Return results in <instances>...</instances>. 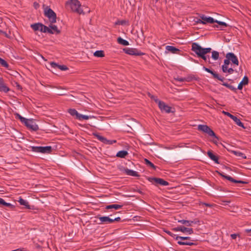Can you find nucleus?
I'll list each match as a JSON object with an SVG mask.
<instances>
[{"label":"nucleus","instance_id":"obj_45","mask_svg":"<svg viewBox=\"0 0 251 251\" xmlns=\"http://www.w3.org/2000/svg\"><path fill=\"white\" fill-rule=\"evenodd\" d=\"M96 137L97 138L98 140L102 142V143H104L105 138L104 137L100 136L99 134H95Z\"/></svg>","mask_w":251,"mask_h":251},{"label":"nucleus","instance_id":"obj_46","mask_svg":"<svg viewBox=\"0 0 251 251\" xmlns=\"http://www.w3.org/2000/svg\"><path fill=\"white\" fill-rule=\"evenodd\" d=\"M58 68H59L60 70L62 71H66L68 69L67 67L65 65H58Z\"/></svg>","mask_w":251,"mask_h":251},{"label":"nucleus","instance_id":"obj_19","mask_svg":"<svg viewBox=\"0 0 251 251\" xmlns=\"http://www.w3.org/2000/svg\"><path fill=\"white\" fill-rule=\"evenodd\" d=\"M53 23H50V25H49L50 28L52 30V33H50V34H58L61 32L60 29L58 28L56 25H53Z\"/></svg>","mask_w":251,"mask_h":251},{"label":"nucleus","instance_id":"obj_41","mask_svg":"<svg viewBox=\"0 0 251 251\" xmlns=\"http://www.w3.org/2000/svg\"><path fill=\"white\" fill-rule=\"evenodd\" d=\"M222 84L232 91H235L237 89V88L232 85H231L227 83H223Z\"/></svg>","mask_w":251,"mask_h":251},{"label":"nucleus","instance_id":"obj_22","mask_svg":"<svg viewBox=\"0 0 251 251\" xmlns=\"http://www.w3.org/2000/svg\"><path fill=\"white\" fill-rule=\"evenodd\" d=\"M18 202L20 203V204L22 205L25 206V207L28 209H31L30 205L28 203V202L22 199V198H20Z\"/></svg>","mask_w":251,"mask_h":251},{"label":"nucleus","instance_id":"obj_23","mask_svg":"<svg viewBox=\"0 0 251 251\" xmlns=\"http://www.w3.org/2000/svg\"><path fill=\"white\" fill-rule=\"evenodd\" d=\"M123 207V205L113 204L106 205L105 207L106 209H119Z\"/></svg>","mask_w":251,"mask_h":251},{"label":"nucleus","instance_id":"obj_12","mask_svg":"<svg viewBox=\"0 0 251 251\" xmlns=\"http://www.w3.org/2000/svg\"><path fill=\"white\" fill-rule=\"evenodd\" d=\"M158 107L162 112H165L167 113L174 112L172 110V108L171 107L169 106L162 101L159 102Z\"/></svg>","mask_w":251,"mask_h":251},{"label":"nucleus","instance_id":"obj_8","mask_svg":"<svg viewBox=\"0 0 251 251\" xmlns=\"http://www.w3.org/2000/svg\"><path fill=\"white\" fill-rule=\"evenodd\" d=\"M149 180L155 184H159L162 186H167L169 185L168 182L160 178L150 177L149 178Z\"/></svg>","mask_w":251,"mask_h":251},{"label":"nucleus","instance_id":"obj_49","mask_svg":"<svg viewBox=\"0 0 251 251\" xmlns=\"http://www.w3.org/2000/svg\"><path fill=\"white\" fill-rule=\"evenodd\" d=\"M151 98L153 99L155 101V102L157 103H158V105H159V101H161V100H159L155 96H151Z\"/></svg>","mask_w":251,"mask_h":251},{"label":"nucleus","instance_id":"obj_39","mask_svg":"<svg viewBox=\"0 0 251 251\" xmlns=\"http://www.w3.org/2000/svg\"><path fill=\"white\" fill-rule=\"evenodd\" d=\"M0 64L3 67H4L5 68H8L9 67L8 64L6 62L5 60L4 59L1 58L0 57Z\"/></svg>","mask_w":251,"mask_h":251},{"label":"nucleus","instance_id":"obj_35","mask_svg":"<svg viewBox=\"0 0 251 251\" xmlns=\"http://www.w3.org/2000/svg\"><path fill=\"white\" fill-rule=\"evenodd\" d=\"M42 31L43 32H44V33H46V32H48V33H49L50 34V33H52V30L50 28V27H48L45 25H44L43 24H42Z\"/></svg>","mask_w":251,"mask_h":251},{"label":"nucleus","instance_id":"obj_24","mask_svg":"<svg viewBox=\"0 0 251 251\" xmlns=\"http://www.w3.org/2000/svg\"><path fill=\"white\" fill-rule=\"evenodd\" d=\"M195 52L196 53V54H197V55L199 57H201L205 62H208L209 63H211L210 61V58H209V56L207 57L204 54H203V53H200V52Z\"/></svg>","mask_w":251,"mask_h":251},{"label":"nucleus","instance_id":"obj_18","mask_svg":"<svg viewBox=\"0 0 251 251\" xmlns=\"http://www.w3.org/2000/svg\"><path fill=\"white\" fill-rule=\"evenodd\" d=\"M249 83V78L248 76H245L242 80L240 82V83L239 84L237 89L239 90H241L243 88V86L244 85H246L248 84Z\"/></svg>","mask_w":251,"mask_h":251},{"label":"nucleus","instance_id":"obj_10","mask_svg":"<svg viewBox=\"0 0 251 251\" xmlns=\"http://www.w3.org/2000/svg\"><path fill=\"white\" fill-rule=\"evenodd\" d=\"M124 50L126 54L132 55L141 56L144 54V53L134 48H126L124 49Z\"/></svg>","mask_w":251,"mask_h":251},{"label":"nucleus","instance_id":"obj_58","mask_svg":"<svg viewBox=\"0 0 251 251\" xmlns=\"http://www.w3.org/2000/svg\"><path fill=\"white\" fill-rule=\"evenodd\" d=\"M246 232L249 233L250 236H251V228L246 229Z\"/></svg>","mask_w":251,"mask_h":251},{"label":"nucleus","instance_id":"obj_14","mask_svg":"<svg viewBox=\"0 0 251 251\" xmlns=\"http://www.w3.org/2000/svg\"><path fill=\"white\" fill-rule=\"evenodd\" d=\"M226 57H228L230 61L234 65L238 66L239 65V61L237 56L232 52H228L226 54Z\"/></svg>","mask_w":251,"mask_h":251},{"label":"nucleus","instance_id":"obj_26","mask_svg":"<svg viewBox=\"0 0 251 251\" xmlns=\"http://www.w3.org/2000/svg\"><path fill=\"white\" fill-rule=\"evenodd\" d=\"M166 49L173 53H177V52L179 51V49L172 46H167Z\"/></svg>","mask_w":251,"mask_h":251},{"label":"nucleus","instance_id":"obj_61","mask_svg":"<svg viewBox=\"0 0 251 251\" xmlns=\"http://www.w3.org/2000/svg\"><path fill=\"white\" fill-rule=\"evenodd\" d=\"M17 87L20 89H22L21 86L18 83H17Z\"/></svg>","mask_w":251,"mask_h":251},{"label":"nucleus","instance_id":"obj_30","mask_svg":"<svg viewBox=\"0 0 251 251\" xmlns=\"http://www.w3.org/2000/svg\"><path fill=\"white\" fill-rule=\"evenodd\" d=\"M117 42L119 44L123 45L124 46H127L129 45V43L127 41L123 39L120 37L117 39Z\"/></svg>","mask_w":251,"mask_h":251},{"label":"nucleus","instance_id":"obj_53","mask_svg":"<svg viewBox=\"0 0 251 251\" xmlns=\"http://www.w3.org/2000/svg\"><path fill=\"white\" fill-rule=\"evenodd\" d=\"M175 79L180 82H183L185 80V78L178 77L177 78H175Z\"/></svg>","mask_w":251,"mask_h":251},{"label":"nucleus","instance_id":"obj_28","mask_svg":"<svg viewBox=\"0 0 251 251\" xmlns=\"http://www.w3.org/2000/svg\"><path fill=\"white\" fill-rule=\"evenodd\" d=\"M235 123L239 126L242 127L244 128H245L244 124L241 122L240 119H239L237 117L234 116L233 118L232 119Z\"/></svg>","mask_w":251,"mask_h":251},{"label":"nucleus","instance_id":"obj_62","mask_svg":"<svg viewBox=\"0 0 251 251\" xmlns=\"http://www.w3.org/2000/svg\"><path fill=\"white\" fill-rule=\"evenodd\" d=\"M42 29H43L42 27H39V29L38 30H40V31L42 32Z\"/></svg>","mask_w":251,"mask_h":251},{"label":"nucleus","instance_id":"obj_57","mask_svg":"<svg viewBox=\"0 0 251 251\" xmlns=\"http://www.w3.org/2000/svg\"><path fill=\"white\" fill-rule=\"evenodd\" d=\"M201 205H204L206 206H208V207H211L212 206V205L209 204V203H204V202H201Z\"/></svg>","mask_w":251,"mask_h":251},{"label":"nucleus","instance_id":"obj_3","mask_svg":"<svg viewBox=\"0 0 251 251\" xmlns=\"http://www.w3.org/2000/svg\"><path fill=\"white\" fill-rule=\"evenodd\" d=\"M211 48H203L197 43H193L192 45V50L194 52H198L204 54L209 53L211 50Z\"/></svg>","mask_w":251,"mask_h":251},{"label":"nucleus","instance_id":"obj_5","mask_svg":"<svg viewBox=\"0 0 251 251\" xmlns=\"http://www.w3.org/2000/svg\"><path fill=\"white\" fill-rule=\"evenodd\" d=\"M31 151L36 152H41L43 153H49L51 151V147L50 146L46 147H35L31 146Z\"/></svg>","mask_w":251,"mask_h":251},{"label":"nucleus","instance_id":"obj_38","mask_svg":"<svg viewBox=\"0 0 251 251\" xmlns=\"http://www.w3.org/2000/svg\"><path fill=\"white\" fill-rule=\"evenodd\" d=\"M144 160H145V162L147 165L150 166V167L152 168L154 170L156 169V166L152 163H151L150 160H149L147 159H145Z\"/></svg>","mask_w":251,"mask_h":251},{"label":"nucleus","instance_id":"obj_4","mask_svg":"<svg viewBox=\"0 0 251 251\" xmlns=\"http://www.w3.org/2000/svg\"><path fill=\"white\" fill-rule=\"evenodd\" d=\"M229 63V59H228V57H226V59L224 60V64L222 66V69L223 73L227 74L226 76H227V75L233 74L234 72V70L232 68L228 67Z\"/></svg>","mask_w":251,"mask_h":251},{"label":"nucleus","instance_id":"obj_29","mask_svg":"<svg viewBox=\"0 0 251 251\" xmlns=\"http://www.w3.org/2000/svg\"><path fill=\"white\" fill-rule=\"evenodd\" d=\"M177 244L179 245H188V246H192L195 245V243L193 242V241H178L177 242Z\"/></svg>","mask_w":251,"mask_h":251},{"label":"nucleus","instance_id":"obj_21","mask_svg":"<svg viewBox=\"0 0 251 251\" xmlns=\"http://www.w3.org/2000/svg\"><path fill=\"white\" fill-rule=\"evenodd\" d=\"M178 223L185 225L187 226H192V224H196L197 222L194 221H188L185 220H181L178 221Z\"/></svg>","mask_w":251,"mask_h":251},{"label":"nucleus","instance_id":"obj_59","mask_svg":"<svg viewBox=\"0 0 251 251\" xmlns=\"http://www.w3.org/2000/svg\"><path fill=\"white\" fill-rule=\"evenodd\" d=\"M34 7L36 9H37L39 7V4L38 3H37V2H34Z\"/></svg>","mask_w":251,"mask_h":251},{"label":"nucleus","instance_id":"obj_17","mask_svg":"<svg viewBox=\"0 0 251 251\" xmlns=\"http://www.w3.org/2000/svg\"><path fill=\"white\" fill-rule=\"evenodd\" d=\"M9 90V88L4 83L3 79L2 77H0V91L7 93Z\"/></svg>","mask_w":251,"mask_h":251},{"label":"nucleus","instance_id":"obj_55","mask_svg":"<svg viewBox=\"0 0 251 251\" xmlns=\"http://www.w3.org/2000/svg\"><path fill=\"white\" fill-rule=\"evenodd\" d=\"M222 202H223V205H227L230 202L229 201H222Z\"/></svg>","mask_w":251,"mask_h":251},{"label":"nucleus","instance_id":"obj_31","mask_svg":"<svg viewBox=\"0 0 251 251\" xmlns=\"http://www.w3.org/2000/svg\"><path fill=\"white\" fill-rule=\"evenodd\" d=\"M31 27L34 31H37L39 29V27H42V24L40 23L34 24L31 25Z\"/></svg>","mask_w":251,"mask_h":251},{"label":"nucleus","instance_id":"obj_36","mask_svg":"<svg viewBox=\"0 0 251 251\" xmlns=\"http://www.w3.org/2000/svg\"><path fill=\"white\" fill-rule=\"evenodd\" d=\"M178 239H180L181 241H182V240H189V241H194V240H191V237H189V236H186V237H183V236H176V240H178Z\"/></svg>","mask_w":251,"mask_h":251},{"label":"nucleus","instance_id":"obj_64","mask_svg":"<svg viewBox=\"0 0 251 251\" xmlns=\"http://www.w3.org/2000/svg\"><path fill=\"white\" fill-rule=\"evenodd\" d=\"M0 33H3V34H4V33H5V32H3V31H2V30H0Z\"/></svg>","mask_w":251,"mask_h":251},{"label":"nucleus","instance_id":"obj_1","mask_svg":"<svg viewBox=\"0 0 251 251\" xmlns=\"http://www.w3.org/2000/svg\"><path fill=\"white\" fill-rule=\"evenodd\" d=\"M66 4L70 7L71 10L79 14H84L81 8V4L78 0H70L67 2Z\"/></svg>","mask_w":251,"mask_h":251},{"label":"nucleus","instance_id":"obj_54","mask_svg":"<svg viewBox=\"0 0 251 251\" xmlns=\"http://www.w3.org/2000/svg\"><path fill=\"white\" fill-rule=\"evenodd\" d=\"M238 235L237 234H232L230 235V236L232 239H235Z\"/></svg>","mask_w":251,"mask_h":251},{"label":"nucleus","instance_id":"obj_48","mask_svg":"<svg viewBox=\"0 0 251 251\" xmlns=\"http://www.w3.org/2000/svg\"><path fill=\"white\" fill-rule=\"evenodd\" d=\"M166 233H167L168 235H169L170 236L174 237L175 239H176V237L177 236L176 234L172 233L171 231H168V230H166L165 231Z\"/></svg>","mask_w":251,"mask_h":251},{"label":"nucleus","instance_id":"obj_6","mask_svg":"<svg viewBox=\"0 0 251 251\" xmlns=\"http://www.w3.org/2000/svg\"><path fill=\"white\" fill-rule=\"evenodd\" d=\"M198 129L199 130L207 133L210 136H213L216 138H218L214 131L206 125H200L198 126Z\"/></svg>","mask_w":251,"mask_h":251},{"label":"nucleus","instance_id":"obj_50","mask_svg":"<svg viewBox=\"0 0 251 251\" xmlns=\"http://www.w3.org/2000/svg\"><path fill=\"white\" fill-rule=\"evenodd\" d=\"M2 205H3L4 206H6L7 207H13V205L12 204H11L10 203H7V202H5L4 201H3Z\"/></svg>","mask_w":251,"mask_h":251},{"label":"nucleus","instance_id":"obj_40","mask_svg":"<svg viewBox=\"0 0 251 251\" xmlns=\"http://www.w3.org/2000/svg\"><path fill=\"white\" fill-rule=\"evenodd\" d=\"M233 153L237 156L240 157L242 158H246V156H245V155L241 152L233 151Z\"/></svg>","mask_w":251,"mask_h":251},{"label":"nucleus","instance_id":"obj_63","mask_svg":"<svg viewBox=\"0 0 251 251\" xmlns=\"http://www.w3.org/2000/svg\"><path fill=\"white\" fill-rule=\"evenodd\" d=\"M137 192H139V193H140V194H142V191H140V190H137Z\"/></svg>","mask_w":251,"mask_h":251},{"label":"nucleus","instance_id":"obj_43","mask_svg":"<svg viewBox=\"0 0 251 251\" xmlns=\"http://www.w3.org/2000/svg\"><path fill=\"white\" fill-rule=\"evenodd\" d=\"M116 142H117L116 140H108L106 138H105V141L103 143H104L105 144H107V145H111V144H113V143H116Z\"/></svg>","mask_w":251,"mask_h":251},{"label":"nucleus","instance_id":"obj_32","mask_svg":"<svg viewBox=\"0 0 251 251\" xmlns=\"http://www.w3.org/2000/svg\"><path fill=\"white\" fill-rule=\"evenodd\" d=\"M69 113L72 116H75L76 118L78 119V116L79 115V113L77 112V111L75 109H70L69 110Z\"/></svg>","mask_w":251,"mask_h":251},{"label":"nucleus","instance_id":"obj_7","mask_svg":"<svg viewBox=\"0 0 251 251\" xmlns=\"http://www.w3.org/2000/svg\"><path fill=\"white\" fill-rule=\"evenodd\" d=\"M174 231H181L183 233H187L189 234H192L194 233V230L192 228L186 227L183 226H178L172 228Z\"/></svg>","mask_w":251,"mask_h":251},{"label":"nucleus","instance_id":"obj_52","mask_svg":"<svg viewBox=\"0 0 251 251\" xmlns=\"http://www.w3.org/2000/svg\"><path fill=\"white\" fill-rule=\"evenodd\" d=\"M50 65L52 68H58V64H56L55 62H52L50 63Z\"/></svg>","mask_w":251,"mask_h":251},{"label":"nucleus","instance_id":"obj_16","mask_svg":"<svg viewBox=\"0 0 251 251\" xmlns=\"http://www.w3.org/2000/svg\"><path fill=\"white\" fill-rule=\"evenodd\" d=\"M97 218L99 219L100 221V223L99 224H111L113 223L112 219L110 218L109 217L107 216H98Z\"/></svg>","mask_w":251,"mask_h":251},{"label":"nucleus","instance_id":"obj_34","mask_svg":"<svg viewBox=\"0 0 251 251\" xmlns=\"http://www.w3.org/2000/svg\"><path fill=\"white\" fill-rule=\"evenodd\" d=\"M94 56L98 57H102L104 56V52L103 50H97L94 53Z\"/></svg>","mask_w":251,"mask_h":251},{"label":"nucleus","instance_id":"obj_47","mask_svg":"<svg viewBox=\"0 0 251 251\" xmlns=\"http://www.w3.org/2000/svg\"><path fill=\"white\" fill-rule=\"evenodd\" d=\"M223 113L225 115H226L228 117H230L231 119L232 118H233V117L234 116V115L231 114L230 113H229V112H226V111H223Z\"/></svg>","mask_w":251,"mask_h":251},{"label":"nucleus","instance_id":"obj_44","mask_svg":"<svg viewBox=\"0 0 251 251\" xmlns=\"http://www.w3.org/2000/svg\"><path fill=\"white\" fill-rule=\"evenodd\" d=\"M214 23H216L218 24L219 25L223 26L224 27L227 26V24L224 22L218 21L217 20H214Z\"/></svg>","mask_w":251,"mask_h":251},{"label":"nucleus","instance_id":"obj_20","mask_svg":"<svg viewBox=\"0 0 251 251\" xmlns=\"http://www.w3.org/2000/svg\"><path fill=\"white\" fill-rule=\"evenodd\" d=\"M207 155L208 157L213 161H214L216 163L219 164L218 161V157L215 154H214L212 151H207Z\"/></svg>","mask_w":251,"mask_h":251},{"label":"nucleus","instance_id":"obj_15","mask_svg":"<svg viewBox=\"0 0 251 251\" xmlns=\"http://www.w3.org/2000/svg\"><path fill=\"white\" fill-rule=\"evenodd\" d=\"M219 174L221 176H222L223 177L225 178V179H227L228 180H229L232 182L236 183H241V184H247V182H246V181H244L242 180H236L234 179L233 178H232V177H231L230 176L225 175L221 173H219Z\"/></svg>","mask_w":251,"mask_h":251},{"label":"nucleus","instance_id":"obj_9","mask_svg":"<svg viewBox=\"0 0 251 251\" xmlns=\"http://www.w3.org/2000/svg\"><path fill=\"white\" fill-rule=\"evenodd\" d=\"M25 125L28 129L33 131H37L39 129L38 125L33 119H28Z\"/></svg>","mask_w":251,"mask_h":251},{"label":"nucleus","instance_id":"obj_13","mask_svg":"<svg viewBox=\"0 0 251 251\" xmlns=\"http://www.w3.org/2000/svg\"><path fill=\"white\" fill-rule=\"evenodd\" d=\"M201 19H199L198 21V23L200 24H206L207 23H214V19L210 17H206L204 15H202L201 16Z\"/></svg>","mask_w":251,"mask_h":251},{"label":"nucleus","instance_id":"obj_25","mask_svg":"<svg viewBox=\"0 0 251 251\" xmlns=\"http://www.w3.org/2000/svg\"><path fill=\"white\" fill-rule=\"evenodd\" d=\"M125 172L126 174V175H129V176H139L138 173L137 172L128 169H125Z\"/></svg>","mask_w":251,"mask_h":251},{"label":"nucleus","instance_id":"obj_27","mask_svg":"<svg viewBox=\"0 0 251 251\" xmlns=\"http://www.w3.org/2000/svg\"><path fill=\"white\" fill-rule=\"evenodd\" d=\"M128 154V152L126 151H120L117 152L116 156L120 158H125Z\"/></svg>","mask_w":251,"mask_h":251},{"label":"nucleus","instance_id":"obj_51","mask_svg":"<svg viewBox=\"0 0 251 251\" xmlns=\"http://www.w3.org/2000/svg\"><path fill=\"white\" fill-rule=\"evenodd\" d=\"M126 21L124 20L119 21L116 23V25H124L126 24Z\"/></svg>","mask_w":251,"mask_h":251},{"label":"nucleus","instance_id":"obj_2","mask_svg":"<svg viewBox=\"0 0 251 251\" xmlns=\"http://www.w3.org/2000/svg\"><path fill=\"white\" fill-rule=\"evenodd\" d=\"M44 15L48 17L51 23H55L56 22V13L49 6H46L44 9Z\"/></svg>","mask_w":251,"mask_h":251},{"label":"nucleus","instance_id":"obj_33","mask_svg":"<svg viewBox=\"0 0 251 251\" xmlns=\"http://www.w3.org/2000/svg\"><path fill=\"white\" fill-rule=\"evenodd\" d=\"M94 118V116H93L83 115L79 114V115L78 116V119L79 120H81L82 119L88 120L89 119H91V118Z\"/></svg>","mask_w":251,"mask_h":251},{"label":"nucleus","instance_id":"obj_11","mask_svg":"<svg viewBox=\"0 0 251 251\" xmlns=\"http://www.w3.org/2000/svg\"><path fill=\"white\" fill-rule=\"evenodd\" d=\"M203 69L204 71H206L207 72L210 73L213 75V78L215 79H217L222 82H223L224 81V80L225 79V78L224 76H222L221 75H219L215 72H214V71H213L204 66L203 67Z\"/></svg>","mask_w":251,"mask_h":251},{"label":"nucleus","instance_id":"obj_56","mask_svg":"<svg viewBox=\"0 0 251 251\" xmlns=\"http://www.w3.org/2000/svg\"><path fill=\"white\" fill-rule=\"evenodd\" d=\"M121 220V218L120 217H117V218H115L114 219H112V221H113V223L115 221H116V222H119Z\"/></svg>","mask_w":251,"mask_h":251},{"label":"nucleus","instance_id":"obj_60","mask_svg":"<svg viewBox=\"0 0 251 251\" xmlns=\"http://www.w3.org/2000/svg\"><path fill=\"white\" fill-rule=\"evenodd\" d=\"M3 201L4 200L2 198H0V204H2Z\"/></svg>","mask_w":251,"mask_h":251},{"label":"nucleus","instance_id":"obj_42","mask_svg":"<svg viewBox=\"0 0 251 251\" xmlns=\"http://www.w3.org/2000/svg\"><path fill=\"white\" fill-rule=\"evenodd\" d=\"M16 117L20 119L22 123H24L25 124L28 120L27 119L23 117L19 114L18 113L16 114Z\"/></svg>","mask_w":251,"mask_h":251},{"label":"nucleus","instance_id":"obj_37","mask_svg":"<svg viewBox=\"0 0 251 251\" xmlns=\"http://www.w3.org/2000/svg\"><path fill=\"white\" fill-rule=\"evenodd\" d=\"M212 58L214 60H217L219 57V53L217 51L214 50L212 52Z\"/></svg>","mask_w":251,"mask_h":251}]
</instances>
